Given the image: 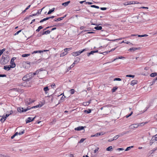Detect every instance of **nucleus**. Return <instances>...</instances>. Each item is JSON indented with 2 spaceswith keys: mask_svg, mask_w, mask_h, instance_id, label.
Returning <instances> with one entry per match:
<instances>
[{
  "mask_svg": "<svg viewBox=\"0 0 157 157\" xmlns=\"http://www.w3.org/2000/svg\"><path fill=\"white\" fill-rule=\"evenodd\" d=\"M8 61L9 60L7 58L2 56L0 60V63L2 65H5L6 64Z\"/></svg>",
  "mask_w": 157,
  "mask_h": 157,
  "instance_id": "nucleus-1",
  "label": "nucleus"
},
{
  "mask_svg": "<svg viewBox=\"0 0 157 157\" xmlns=\"http://www.w3.org/2000/svg\"><path fill=\"white\" fill-rule=\"evenodd\" d=\"M71 49V48H66L64 49V51L61 54H60V57H63L64 56L67 55V53L68 51H69Z\"/></svg>",
  "mask_w": 157,
  "mask_h": 157,
  "instance_id": "nucleus-2",
  "label": "nucleus"
},
{
  "mask_svg": "<svg viewBox=\"0 0 157 157\" xmlns=\"http://www.w3.org/2000/svg\"><path fill=\"white\" fill-rule=\"evenodd\" d=\"M142 123L139 124H134L131 125L129 126V127L130 129H132L134 128H137L139 126L141 125Z\"/></svg>",
  "mask_w": 157,
  "mask_h": 157,
  "instance_id": "nucleus-3",
  "label": "nucleus"
},
{
  "mask_svg": "<svg viewBox=\"0 0 157 157\" xmlns=\"http://www.w3.org/2000/svg\"><path fill=\"white\" fill-rule=\"evenodd\" d=\"M30 109L28 108L27 109H23V108L19 107L17 108V110L19 112H26L28 110Z\"/></svg>",
  "mask_w": 157,
  "mask_h": 157,
  "instance_id": "nucleus-4",
  "label": "nucleus"
},
{
  "mask_svg": "<svg viewBox=\"0 0 157 157\" xmlns=\"http://www.w3.org/2000/svg\"><path fill=\"white\" fill-rule=\"evenodd\" d=\"M36 116H35L33 119L31 117H28L25 120L26 123H28L34 121Z\"/></svg>",
  "mask_w": 157,
  "mask_h": 157,
  "instance_id": "nucleus-5",
  "label": "nucleus"
},
{
  "mask_svg": "<svg viewBox=\"0 0 157 157\" xmlns=\"http://www.w3.org/2000/svg\"><path fill=\"white\" fill-rule=\"evenodd\" d=\"M85 127H83V126H79L77 128H75V130H77V131H80L81 130H83L84 129V128Z\"/></svg>",
  "mask_w": 157,
  "mask_h": 157,
  "instance_id": "nucleus-6",
  "label": "nucleus"
},
{
  "mask_svg": "<svg viewBox=\"0 0 157 157\" xmlns=\"http://www.w3.org/2000/svg\"><path fill=\"white\" fill-rule=\"evenodd\" d=\"M11 67L10 65L9 66H4V69L6 71H9L11 68Z\"/></svg>",
  "mask_w": 157,
  "mask_h": 157,
  "instance_id": "nucleus-7",
  "label": "nucleus"
},
{
  "mask_svg": "<svg viewBox=\"0 0 157 157\" xmlns=\"http://www.w3.org/2000/svg\"><path fill=\"white\" fill-rule=\"evenodd\" d=\"M128 131H124L119 134V137L121 136L124 135L126 134L129 132Z\"/></svg>",
  "mask_w": 157,
  "mask_h": 157,
  "instance_id": "nucleus-8",
  "label": "nucleus"
},
{
  "mask_svg": "<svg viewBox=\"0 0 157 157\" xmlns=\"http://www.w3.org/2000/svg\"><path fill=\"white\" fill-rule=\"evenodd\" d=\"M151 141H152V143L157 141V134L152 138Z\"/></svg>",
  "mask_w": 157,
  "mask_h": 157,
  "instance_id": "nucleus-9",
  "label": "nucleus"
},
{
  "mask_svg": "<svg viewBox=\"0 0 157 157\" xmlns=\"http://www.w3.org/2000/svg\"><path fill=\"white\" fill-rule=\"evenodd\" d=\"M137 81L136 80H134L132 81L131 83V85L132 86H134L135 84H137Z\"/></svg>",
  "mask_w": 157,
  "mask_h": 157,
  "instance_id": "nucleus-10",
  "label": "nucleus"
},
{
  "mask_svg": "<svg viewBox=\"0 0 157 157\" xmlns=\"http://www.w3.org/2000/svg\"><path fill=\"white\" fill-rule=\"evenodd\" d=\"M6 117L3 115L2 116V118L1 119L0 121L1 122H3L6 119Z\"/></svg>",
  "mask_w": 157,
  "mask_h": 157,
  "instance_id": "nucleus-11",
  "label": "nucleus"
},
{
  "mask_svg": "<svg viewBox=\"0 0 157 157\" xmlns=\"http://www.w3.org/2000/svg\"><path fill=\"white\" fill-rule=\"evenodd\" d=\"M76 61H75L73 63V64L71 65V66L68 68L67 70L69 71L70 70L71 68H73L75 66V62H76Z\"/></svg>",
  "mask_w": 157,
  "mask_h": 157,
  "instance_id": "nucleus-12",
  "label": "nucleus"
},
{
  "mask_svg": "<svg viewBox=\"0 0 157 157\" xmlns=\"http://www.w3.org/2000/svg\"><path fill=\"white\" fill-rule=\"evenodd\" d=\"M104 133H103L102 132H101L99 133H97L95 134L94 135L92 136H98L100 135H103L104 134Z\"/></svg>",
  "mask_w": 157,
  "mask_h": 157,
  "instance_id": "nucleus-13",
  "label": "nucleus"
},
{
  "mask_svg": "<svg viewBox=\"0 0 157 157\" xmlns=\"http://www.w3.org/2000/svg\"><path fill=\"white\" fill-rule=\"evenodd\" d=\"M132 4H133V2H132V1H130L125 2L124 4L125 6H126L127 5H131Z\"/></svg>",
  "mask_w": 157,
  "mask_h": 157,
  "instance_id": "nucleus-14",
  "label": "nucleus"
},
{
  "mask_svg": "<svg viewBox=\"0 0 157 157\" xmlns=\"http://www.w3.org/2000/svg\"><path fill=\"white\" fill-rule=\"evenodd\" d=\"M71 54L72 56H76L79 55L78 51L76 52H73L71 53Z\"/></svg>",
  "mask_w": 157,
  "mask_h": 157,
  "instance_id": "nucleus-15",
  "label": "nucleus"
},
{
  "mask_svg": "<svg viewBox=\"0 0 157 157\" xmlns=\"http://www.w3.org/2000/svg\"><path fill=\"white\" fill-rule=\"evenodd\" d=\"M138 48H129L128 51H136V50H138Z\"/></svg>",
  "mask_w": 157,
  "mask_h": 157,
  "instance_id": "nucleus-16",
  "label": "nucleus"
},
{
  "mask_svg": "<svg viewBox=\"0 0 157 157\" xmlns=\"http://www.w3.org/2000/svg\"><path fill=\"white\" fill-rule=\"evenodd\" d=\"M70 1H68L67 2H66L63 3L62 4V5L65 6H67L68 5V4L70 3Z\"/></svg>",
  "mask_w": 157,
  "mask_h": 157,
  "instance_id": "nucleus-17",
  "label": "nucleus"
},
{
  "mask_svg": "<svg viewBox=\"0 0 157 157\" xmlns=\"http://www.w3.org/2000/svg\"><path fill=\"white\" fill-rule=\"evenodd\" d=\"M50 33V31L49 30H47L45 31H44L43 32V33H42V35H44V34H49Z\"/></svg>",
  "mask_w": 157,
  "mask_h": 157,
  "instance_id": "nucleus-18",
  "label": "nucleus"
},
{
  "mask_svg": "<svg viewBox=\"0 0 157 157\" xmlns=\"http://www.w3.org/2000/svg\"><path fill=\"white\" fill-rule=\"evenodd\" d=\"M34 101H32L30 99H29V101H26V104L28 105H30L31 103L34 102Z\"/></svg>",
  "mask_w": 157,
  "mask_h": 157,
  "instance_id": "nucleus-19",
  "label": "nucleus"
},
{
  "mask_svg": "<svg viewBox=\"0 0 157 157\" xmlns=\"http://www.w3.org/2000/svg\"><path fill=\"white\" fill-rule=\"evenodd\" d=\"M94 28L97 30H100L102 29V27L101 26H97L95 27Z\"/></svg>",
  "mask_w": 157,
  "mask_h": 157,
  "instance_id": "nucleus-20",
  "label": "nucleus"
},
{
  "mask_svg": "<svg viewBox=\"0 0 157 157\" xmlns=\"http://www.w3.org/2000/svg\"><path fill=\"white\" fill-rule=\"evenodd\" d=\"M42 106V105L40 104H39L38 105H37L36 106H33L32 107V109L33 108H38L41 107Z\"/></svg>",
  "mask_w": 157,
  "mask_h": 157,
  "instance_id": "nucleus-21",
  "label": "nucleus"
},
{
  "mask_svg": "<svg viewBox=\"0 0 157 157\" xmlns=\"http://www.w3.org/2000/svg\"><path fill=\"white\" fill-rule=\"evenodd\" d=\"M157 75V73L155 72L151 73L150 75V76L151 77H154Z\"/></svg>",
  "mask_w": 157,
  "mask_h": 157,
  "instance_id": "nucleus-22",
  "label": "nucleus"
},
{
  "mask_svg": "<svg viewBox=\"0 0 157 157\" xmlns=\"http://www.w3.org/2000/svg\"><path fill=\"white\" fill-rule=\"evenodd\" d=\"M43 27L42 26H39L38 29L36 30V31L37 32H39L42 29H43Z\"/></svg>",
  "mask_w": 157,
  "mask_h": 157,
  "instance_id": "nucleus-23",
  "label": "nucleus"
},
{
  "mask_svg": "<svg viewBox=\"0 0 157 157\" xmlns=\"http://www.w3.org/2000/svg\"><path fill=\"white\" fill-rule=\"evenodd\" d=\"M49 89L48 86H46L44 88V90L45 92V93L46 94H47V91L49 90Z\"/></svg>",
  "mask_w": 157,
  "mask_h": 157,
  "instance_id": "nucleus-24",
  "label": "nucleus"
},
{
  "mask_svg": "<svg viewBox=\"0 0 157 157\" xmlns=\"http://www.w3.org/2000/svg\"><path fill=\"white\" fill-rule=\"evenodd\" d=\"M54 10H55V8H52L51 10H50L48 11V14H51L54 11Z\"/></svg>",
  "mask_w": 157,
  "mask_h": 157,
  "instance_id": "nucleus-25",
  "label": "nucleus"
},
{
  "mask_svg": "<svg viewBox=\"0 0 157 157\" xmlns=\"http://www.w3.org/2000/svg\"><path fill=\"white\" fill-rule=\"evenodd\" d=\"M94 53H95L94 51H92L88 53L87 54V56H89L91 55H93Z\"/></svg>",
  "mask_w": 157,
  "mask_h": 157,
  "instance_id": "nucleus-26",
  "label": "nucleus"
},
{
  "mask_svg": "<svg viewBox=\"0 0 157 157\" xmlns=\"http://www.w3.org/2000/svg\"><path fill=\"white\" fill-rule=\"evenodd\" d=\"M10 63H11V65L10 66L12 68H14L15 67L16 65L14 62H12V63L10 62Z\"/></svg>",
  "mask_w": 157,
  "mask_h": 157,
  "instance_id": "nucleus-27",
  "label": "nucleus"
},
{
  "mask_svg": "<svg viewBox=\"0 0 157 157\" xmlns=\"http://www.w3.org/2000/svg\"><path fill=\"white\" fill-rule=\"evenodd\" d=\"M48 20V17H47L45 18H44L43 19L41 20L40 21V22L42 23V22H44L45 21H46L47 20Z\"/></svg>",
  "mask_w": 157,
  "mask_h": 157,
  "instance_id": "nucleus-28",
  "label": "nucleus"
},
{
  "mask_svg": "<svg viewBox=\"0 0 157 157\" xmlns=\"http://www.w3.org/2000/svg\"><path fill=\"white\" fill-rule=\"evenodd\" d=\"M30 55V54H22L21 56L23 57H28Z\"/></svg>",
  "mask_w": 157,
  "mask_h": 157,
  "instance_id": "nucleus-29",
  "label": "nucleus"
},
{
  "mask_svg": "<svg viewBox=\"0 0 157 157\" xmlns=\"http://www.w3.org/2000/svg\"><path fill=\"white\" fill-rule=\"evenodd\" d=\"M90 101L84 102L83 103V105L84 106H87L88 105L90 104Z\"/></svg>",
  "mask_w": 157,
  "mask_h": 157,
  "instance_id": "nucleus-30",
  "label": "nucleus"
},
{
  "mask_svg": "<svg viewBox=\"0 0 157 157\" xmlns=\"http://www.w3.org/2000/svg\"><path fill=\"white\" fill-rule=\"evenodd\" d=\"M28 75H26L24 76L22 78V80L24 81H26V79L27 78H28Z\"/></svg>",
  "mask_w": 157,
  "mask_h": 157,
  "instance_id": "nucleus-31",
  "label": "nucleus"
},
{
  "mask_svg": "<svg viewBox=\"0 0 157 157\" xmlns=\"http://www.w3.org/2000/svg\"><path fill=\"white\" fill-rule=\"evenodd\" d=\"M91 109H89V110H85L84 111V113H90L91 112Z\"/></svg>",
  "mask_w": 157,
  "mask_h": 157,
  "instance_id": "nucleus-32",
  "label": "nucleus"
},
{
  "mask_svg": "<svg viewBox=\"0 0 157 157\" xmlns=\"http://www.w3.org/2000/svg\"><path fill=\"white\" fill-rule=\"evenodd\" d=\"M134 147V146H130V147H128L126 148V149L125 150V151H128L131 148H133Z\"/></svg>",
  "mask_w": 157,
  "mask_h": 157,
  "instance_id": "nucleus-33",
  "label": "nucleus"
},
{
  "mask_svg": "<svg viewBox=\"0 0 157 157\" xmlns=\"http://www.w3.org/2000/svg\"><path fill=\"white\" fill-rule=\"evenodd\" d=\"M113 149V147L112 146H109L107 147L106 149V150L107 151H111Z\"/></svg>",
  "mask_w": 157,
  "mask_h": 157,
  "instance_id": "nucleus-34",
  "label": "nucleus"
},
{
  "mask_svg": "<svg viewBox=\"0 0 157 157\" xmlns=\"http://www.w3.org/2000/svg\"><path fill=\"white\" fill-rule=\"evenodd\" d=\"M62 18H61V17L58 18H57V19H54V21H60L62 20Z\"/></svg>",
  "mask_w": 157,
  "mask_h": 157,
  "instance_id": "nucleus-35",
  "label": "nucleus"
},
{
  "mask_svg": "<svg viewBox=\"0 0 157 157\" xmlns=\"http://www.w3.org/2000/svg\"><path fill=\"white\" fill-rule=\"evenodd\" d=\"M42 52V51L41 50H38V51H34L33 52L32 54L33 53H41Z\"/></svg>",
  "mask_w": 157,
  "mask_h": 157,
  "instance_id": "nucleus-36",
  "label": "nucleus"
},
{
  "mask_svg": "<svg viewBox=\"0 0 157 157\" xmlns=\"http://www.w3.org/2000/svg\"><path fill=\"white\" fill-rule=\"evenodd\" d=\"M117 89V87L116 86L114 87L112 89V91L113 92H114L116 91V90Z\"/></svg>",
  "mask_w": 157,
  "mask_h": 157,
  "instance_id": "nucleus-37",
  "label": "nucleus"
},
{
  "mask_svg": "<svg viewBox=\"0 0 157 157\" xmlns=\"http://www.w3.org/2000/svg\"><path fill=\"white\" fill-rule=\"evenodd\" d=\"M86 51V49H83L81 51H78V53L79 54V55H80V54H81V53H82L83 52L85 51Z\"/></svg>",
  "mask_w": 157,
  "mask_h": 157,
  "instance_id": "nucleus-38",
  "label": "nucleus"
},
{
  "mask_svg": "<svg viewBox=\"0 0 157 157\" xmlns=\"http://www.w3.org/2000/svg\"><path fill=\"white\" fill-rule=\"evenodd\" d=\"M27 75H28L29 77L31 76V77L32 78V77L34 76H33V72L30 73H29V74H28Z\"/></svg>",
  "mask_w": 157,
  "mask_h": 157,
  "instance_id": "nucleus-39",
  "label": "nucleus"
},
{
  "mask_svg": "<svg viewBox=\"0 0 157 157\" xmlns=\"http://www.w3.org/2000/svg\"><path fill=\"white\" fill-rule=\"evenodd\" d=\"M113 80H114V81H120L121 80V79L120 78H116L114 79Z\"/></svg>",
  "mask_w": 157,
  "mask_h": 157,
  "instance_id": "nucleus-40",
  "label": "nucleus"
},
{
  "mask_svg": "<svg viewBox=\"0 0 157 157\" xmlns=\"http://www.w3.org/2000/svg\"><path fill=\"white\" fill-rule=\"evenodd\" d=\"M70 92L71 94H73L74 93L75 90L74 89H72L70 90Z\"/></svg>",
  "mask_w": 157,
  "mask_h": 157,
  "instance_id": "nucleus-41",
  "label": "nucleus"
},
{
  "mask_svg": "<svg viewBox=\"0 0 157 157\" xmlns=\"http://www.w3.org/2000/svg\"><path fill=\"white\" fill-rule=\"evenodd\" d=\"M126 77L134 78L135 77L134 75H126Z\"/></svg>",
  "mask_w": 157,
  "mask_h": 157,
  "instance_id": "nucleus-42",
  "label": "nucleus"
},
{
  "mask_svg": "<svg viewBox=\"0 0 157 157\" xmlns=\"http://www.w3.org/2000/svg\"><path fill=\"white\" fill-rule=\"evenodd\" d=\"M132 113H133V112L132 111L129 114L126 115V118L128 117H129L132 114Z\"/></svg>",
  "mask_w": 157,
  "mask_h": 157,
  "instance_id": "nucleus-43",
  "label": "nucleus"
},
{
  "mask_svg": "<svg viewBox=\"0 0 157 157\" xmlns=\"http://www.w3.org/2000/svg\"><path fill=\"white\" fill-rule=\"evenodd\" d=\"M119 135H117L113 137L114 140L117 139L119 137Z\"/></svg>",
  "mask_w": 157,
  "mask_h": 157,
  "instance_id": "nucleus-44",
  "label": "nucleus"
},
{
  "mask_svg": "<svg viewBox=\"0 0 157 157\" xmlns=\"http://www.w3.org/2000/svg\"><path fill=\"white\" fill-rule=\"evenodd\" d=\"M25 133V130H23V131H22L21 132H20L19 133V134L20 135H21L22 134H23Z\"/></svg>",
  "mask_w": 157,
  "mask_h": 157,
  "instance_id": "nucleus-45",
  "label": "nucleus"
},
{
  "mask_svg": "<svg viewBox=\"0 0 157 157\" xmlns=\"http://www.w3.org/2000/svg\"><path fill=\"white\" fill-rule=\"evenodd\" d=\"M42 8L41 9V10L40 11V10H38V11H37V13H37V14H40V12H41L42 10L43 9V8Z\"/></svg>",
  "mask_w": 157,
  "mask_h": 157,
  "instance_id": "nucleus-46",
  "label": "nucleus"
},
{
  "mask_svg": "<svg viewBox=\"0 0 157 157\" xmlns=\"http://www.w3.org/2000/svg\"><path fill=\"white\" fill-rule=\"evenodd\" d=\"M99 147H97L95 149V150H94V153H96L99 150Z\"/></svg>",
  "mask_w": 157,
  "mask_h": 157,
  "instance_id": "nucleus-47",
  "label": "nucleus"
},
{
  "mask_svg": "<svg viewBox=\"0 0 157 157\" xmlns=\"http://www.w3.org/2000/svg\"><path fill=\"white\" fill-rule=\"evenodd\" d=\"M84 140H85V139H84L83 138H82L79 141V143H82L84 141Z\"/></svg>",
  "mask_w": 157,
  "mask_h": 157,
  "instance_id": "nucleus-48",
  "label": "nucleus"
},
{
  "mask_svg": "<svg viewBox=\"0 0 157 157\" xmlns=\"http://www.w3.org/2000/svg\"><path fill=\"white\" fill-rule=\"evenodd\" d=\"M108 51H106V52H104L101 53L103 54L104 55H105L106 54H108V53H109L108 52Z\"/></svg>",
  "mask_w": 157,
  "mask_h": 157,
  "instance_id": "nucleus-49",
  "label": "nucleus"
},
{
  "mask_svg": "<svg viewBox=\"0 0 157 157\" xmlns=\"http://www.w3.org/2000/svg\"><path fill=\"white\" fill-rule=\"evenodd\" d=\"M51 86L52 88H54V87L56 86L55 84L54 83H53L51 85Z\"/></svg>",
  "mask_w": 157,
  "mask_h": 157,
  "instance_id": "nucleus-50",
  "label": "nucleus"
},
{
  "mask_svg": "<svg viewBox=\"0 0 157 157\" xmlns=\"http://www.w3.org/2000/svg\"><path fill=\"white\" fill-rule=\"evenodd\" d=\"M21 30H19L18 31H17L14 34L15 35H17L18 34V33L21 32Z\"/></svg>",
  "mask_w": 157,
  "mask_h": 157,
  "instance_id": "nucleus-51",
  "label": "nucleus"
},
{
  "mask_svg": "<svg viewBox=\"0 0 157 157\" xmlns=\"http://www.w3.org/2000/svg\"><path fill=\"white\" fill-rule=\"evenodd\" d=\"M31 78V77H30L27 78L26 79V81H29Z\"/></svg>",
  "mask_w": 157,
  "mask_h": 157,
  "instance_id": "nucleus-52",
  "label": "nucleus"
},
{
  "mask_svg": "<svg viewBox=\"0 0 157 157\" xmlns=\"http://www.w3.org/2000/svg\"><path fill=\"white\" fill-rule=\"evenodd\" d=\"M16 59V58L15 57H13L12 58L11 61V63H12V62H14V61Z\"/></svg>",
  "mask_w": 157,
  "mask_h": 157,
  "instance_id": "nucleus-53",
  "label": "nucleus"
},
{
  "mask_svg": "<svg viewBox=\"0 0 157 157\" xmlns=\"http://www.w3.org/2000/svg\"><path fill=\"white\" fill-rule=\"evenodd\" d=\"M6 75L5 74H3V75L0 74V77H6Z\"/></svg>",
  "mask_w": 157,
  "mask_h": 157,
  "instance_id": "nucleus-54",
  "label": "nucleus"
},
{
  "mask_svg": "<svg viewBox=\"0 0 157 157\" xmlns=\"http://www.w3.org/2000/svg\"><path fill=\"white\" fill-rule=\"evenodd\" d=\"M122 43H126L127 44H129V43H130V42H125L124 41H123L121 42L120 43V44H121Z\"/></svg>",
  "mask_w": 157,
  "mask_h": 157,
  "instance_id": "nucleus-55",
  "label": "nucleus"
},
{
  "mask_svg": "<svg viewBox=\"0 0 157 157\" xmlns=\"http://www.w3.org/2000/svg\"><path fill=\"white\" fill-rule=\"evenodd\" d=\"M116 48H112V49H111L110 50V51H108V52H112V51H114L116 49V48Z\"/></svg>",
  "mask_w": 157,
  "mask_h": 157,
  "instance_id": "nucleus-56",
  "label": "nucleus"
},
{
  "mask_svg": "<svg viewBox=\"0 0 157 157\" xmlns=\"http://www.w3.org/2000/svg\"><path fill=\"white\" fill-rule=\"evenodd\" d=\"M124 150V149L123 148H119L117 149V150L118 151H122L123 150Z\"/></svg>",
  "mask_w": 157,
  "mask_h": 157,
  "instance_id": "nucleus-57",
  "label": "nucleus"
},
{
  "mask_svg": "<svg viewBox=\"0 0 157 157\" xmlns=\"http://www.w3.org/2000/svg\"><path fill=\"white\" fill-rule=\"evenodd\" d=\"M100 9L101 10H106L107 8L106 7H101Z\"/></svg>",
  "mask_w": 157,
  "mask_h": 157,
  "instance_id": "nucleus-58",
  "label": "nucleus"
},
{
  "mask_svg": "<svg viewBox=\"0 0 157 157\" xmlns=\"http://www.w3.org/2000/svg\"><path fill=\"white\" fill-rule=\"evenodd\" d=\"M125 58L124 57L122 56H119L118 58H117V59H122L123 58Z\"/></svg>",
  "mask_w": 157,
  "mask_h": 157,
  "instance_id": "nucleus-59",
  "label": "nucleus"
},
{
  "mask_svg": "<svg viewBox=\"0 0 157 157\" xmlns=\"http://www.w3.org/2000/svg\"><path fill=\"white\" fill-rule=\"evenodd\" d=\"M62 25L61 24V23H59V24L58 25H55L54 26H60L61 25Z\"/></svg>",
  "mask_w": 157,
  "mask_h": 157,
  "instance_id": "nucleus-60",
  "label": "nucleus"
},
{
  "mask_svg": "<svg viewBox=\"0 0 157 157\" xmlns=\"http://www.w3.org/2000/svg\"><path fill=\"white\" fill-rule=\"evenodd\" d=\"M36 15H37V13L33 14L32 15H30L29 16V17H32L33 16H35Z\"/></svg>",
  "mask_w": 157,
  "mask_h": 157,
  "instance_id": "nucleus-61",
  "label": "nucleus"
},
{
  "mask_svg": "<svg viewBox=\"0 0 157 157\" xmlns=\"http://www.w3.org/2000/svg\"><path fill=\"white\" fill-rule=\"evenodd\" d=\"M6 49L5 48H3L2 50H0V51H1V52H2V53H3V52Z\"/></svg>",
  "mask_w": 157,
  "mask_h": 157,
  "instance_id": "nucleus-62",
  "label": "nucleus"
},
{
  "mask_svg": "<svg viewBox=\"0 0 157 157\" xmlns=\"http://www.w3.org/2000/svg\"><path fill=\"white\" fill-rule=\"evenodd\" d=\"M86 3L88 5H91L93 3L92 2H86Z\"/></svg>",
  "mask_w": 157,
  "mask_h": 157,
  "instance_id": "nucleus-63",
  "label": "nucleus"
},
{
  "mask_svg": "<svg viewBox=\"0 0 157 157\" xmlns=\"http://www.w3.org/2000/svg\"><path fill=\"white\" fill-rule=\"evenodd\" d=\"M30 6H31V5H29V6H28L27 7H26V9H26V10H28V9H29L30 7Z\"/></svg>",
  "mask_w": 157,
  "mask_h": 157,
  "instance_id": "nucleus-64",
  "label": "nucleus"
}]
</instances>
